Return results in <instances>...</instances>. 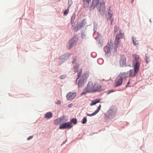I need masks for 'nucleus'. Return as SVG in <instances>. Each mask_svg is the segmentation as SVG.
Wrapping results in <instances>:
<instances>
[{"instance_id":"obj_16","label":"nucleus","mask_w":153,"mask_h":153,"mask_svg":"<svg viewBox=\"0 0 153 153\" xmlns=\"http://www.w3.org/2000/svg\"><path fill=\"white\" fill-rule=\"evenodd\" d=\"M132 39L133 45L135 46H137L139 44V42L137 40L136 38L132 36Z\"/></svg>"},{"instance_id":"obj_2","label":"nucleus","mask_w":153,"mask_h":153,"mask_svg":"<svg viewBox=\"0 0 153 153\" xmlns=\"http://www.w3.org/2000/svg\"><path fill=\"white\" fill-rule=\"evenodd\" d=\"M96 6L101 15H104L105 13L106 10L103 0H93L90 10L94 9Z\"/></svg>"},{"instance_id":"obj_24","label":"nucleus","mask_w":153,"mask_h":153,"mask_svg":"<svg viewBox=\"0 0 153 153\" xmlns=\"http://www.w3.org/2000/svg\"><path fill=\"white\" fill-rule=\"evenodd\" d=\"M72 1L71 0H68V5L69 6V7L71 4H72Z\"/></svg>"},{"instance_id":"obj_4","label":"nucleus","mask_w":153,"mask_h":153,"mask_svg":"<svg viewBox=\"0 0 153 153\" xmlns=\"http://www.w3.org/2000/svg\"><path fill=\"white\" fill-rule=\"evenodd\" d=\"M88 76V73H84L83 74L78 83L79 87H80L83 85L87 81Z\"/></svg>"},{"instance_id":"obj_6","label":"nucleus","mask_w":153,"mask_h":153,"mask_svg":"<svg viewBox=\"0 0 153 153\" xmlns=\"http://www.w3.org/2000/svg\"><path fill=\"white\" fill-rule=\"evenodd\" d=\"M113 15V13L112 11L110 8L108 10V13L105 15V17L107 20L110 21L111 25L112 24L114 20V18L112 17Z\"/></svg>"},{"instance_id":"obj_26","label":"nucleus","mask_w":153,"mask_h":153,"mask_svg":"<svg viewBox=\"0 0 153 153\" xmlns=\"http://www.w3.org/2000/svg\"><path fill=\"white\" fill-rule=\"evenodd\" d=\"M69 10L68 9H67L66 10L64 13V15H66L68 12Z\"/></svg>"},{"instance_id":"obj_23","label":"nucleus","mask_w":153,"mask_h":153,"mask_svg":"<svg viewBox=\"0 0 153 153\" xmlns=\"http://www.w3.org/2000/svg\"><path fill=\"white\" fill-rule=\"evenodd\" d=\"M87 122V118L86 117H84L82 119V124H85Z\"/></svg>"},{"instance_id":"obj_8","label":"nucleus","mask_w":153,"mask_h":153,"mask_svg":"<svg viewBox=\"0 0 153 153\" xmlns=\"http://www.w3.org/2000/svg\"><path fill=\"white\" fill-rule=\"evenodd\" d=\"M76 92L68 93L66 95V97L68 100H70L74 99L76 96Z\"/></svg>"},{"instance_id":"obj_29","label":"nucleus","mask_w":153,"mask_h":153,"mask_svg":"<svg viewBox=\"0 0 153 153\" xmlns=\"http://www.w3.org/2000/svg\"><path fill=\"white\" fill-rule=\"evenodd\" d=\"M66 55V54H65V55H62V58H64V59H67V58H66V57H65L66 56V55Z\"/></svg>"},{"instance_id":"obj_34","label":"nucleus","mask_w":153,"mask_h":153,"mask_svg":"<svg viewBox=\"0 0 153 153\" xmlns=\"http://www.w3.org/2000/svg\"><path fill=\"white\" fill-rule=\"evenodd\" d=\"M130 81H129L127 83V85H126V87H127V86L130 84Z\"/></svg>"},{"instance_id":"obj_31","label":"nucleus","mask_w":153,"mask_h":153,"mask_svg":"<svg viewBox=\"0 0 153 153\" xmlns=\"http://www.w3.org/2000/svg\"><path fill=\"white\" fill-rule=\"evenodd\" d=\"M65 77L66 76L65 75H64L63 76H60V78L61 79H63L65 78Z\"/></svg>"},{"instance_id":"obj_32","label":"nucleus","mask_w":153,"mask_h":153,"mask_svg":"<svg viewBox=\"0 0 153 153\" xmlns=\"http://www.w3.org/2000/svg\"><path fill=\"white\" fill-rule=\"evenodd\" d=\"M114 91L112 90H111L108 92V94H109L110 93H111L113 92Z\"/></svg>"},{"instance_id":"obj_19","label":"nucleus","mask_w":153,"mask_h":153,"mask_svg":"<svg viewBox=\"0 0 153 153\" xmlns=\"http://www.w3.org/2000/svg\"><path fill=\"white\" fill-rule=\"evenodd\" d=\"M52 116V114L51 112H48L45 115V117L47 119H49Z\"/></svg>"},{"instance_id":"obj_22","label":"nucleus","mask_w":153,"mask_h":153,"mask_svg":"<svg viewBox=\"0 0 153 153\" xmlns=\"http://www.w3.org/2000/svg\"><path fill=\"white\" fill-rule=\"evenodd\" d=\"M71 122L73 123L74 124H75L77 123V120L76 118H73L71 120Z\"/></svg>"},{"instance_id":"obj_35","label":"nucleus","mask_w":153,"mask_h":153,"mask_svg":"<svg viewBox=\"0 0 153 153\" xmlns=\"http://www.w3.org/2000/svg\"><path fill=\"white\" fill-rule=\"evenodd\" d=\"M72 104H70L68 105V107L69 108H71V105H72Z\"/></svg>"},{"instance_id":"obj_25","label":"nucleus","mask_w":153,"mask_h":153,"mask_svg":"<svg viewBox=\"0 0 153 153\" xmlns=\"http://www.w3.org/2000/svg\"><path fill=\"white\" fill-rule=\"evenodd\" d=\"M78 68V66H76V67L74 66V67L73 70H74V71H75V72H76L77 71Z\"/></svg>"},{"instance_id":"obj_36","label":"nucleus","mask_w":153,"mask_h":153,"mask_svg":"<svg viewBox=\"0 0 153 153\" xmlns=\"http://www.w3.org/2000/svg\"><path fill=\"white\" fill-rule=\"evenodd\" d=\"M134 0H131V3H133L134 2Z\"/></svg>"},{"instance_id":"obj_12","label":"nucleus","mask_w":153,"mask_h":153,"mask_svg":"<svg viewBox=\"0 0 153 153\" xmlns=\"http://www.w3.org/2000/svg\"><path fill=\"white\" fill-rule=\"evenodd\" d=\"M121 66H123L126 64V58L124 56H121L120 61Z\"/></svg>"},{"instance_id":"obj_20","label":"nucleus","mask_w":153,"mask_h":153,"mask_svg":"<svg viewBox=\"0 0 153 153\" xmlns=\"http://www.w3.org/2000/svg\"><path fill=\"white\" fill-rule=\"evenodd\" d=\"M60 120L58 119H56L54 121V124L56 125H58L60 123Z\"/></svg>"},{"instance_id":"obj_15","label":"nucleus","mask_w":153,"mask_h":153,"mask_svg":"<svg viewBox=\"0 0 153 153\" xmlns=\"http://www.w3.org/2000/svg\"><path fill=\"white\" fill-rule=\"evenodd\" d=\"M128 74V72H123L120 73L118 76L121 77V79H125L127 77Z\"/></svg>"},{"instance_id":"obj_18","label":"nucleus","mask_w":153,"mask_h":153,"mask_svg":"<svg viewBox=\"0 0 153 153\" xmlns=\"http://www.w3.org/2000/svg\"><path fill=\"white\" fill-rule=\"evenodd\" d=\"M100 100L101 99L99 98L95 99L92 101L91 102L90 104V105L91 106H92L95 105L96 104L99 102Z\"/></svg>"},{"instance_id":"obj_21","label":"nucleus","mask_w":153,"mask_h":153,"mask_svg":"<svg viewBox=\"0 0 153 153\" xmlns=\"http://www.w3.org/2000/svg\"><path fill=\"white\" fill-rule=\"evenodd\" d=\"M81 74H82V70H81L78 73L77 75V76H78V77L76 80V82H77L78 79L79 77H80Z\"/></svg>"},{"instance_id":"obj_9","label":"nucleus","mask_w":153,"mask_h":153,"mask_svg":"<svg viewBox=\"0 0 153 153\" xmlns=\"http://www.w3.org/2000/svg\"><path fill=\"white\" fill-rule=\"evenodd\" d=\"M77 41V39L75 37L73 38L69 42L68 45L67 46L68 49H70L73 46H74Z\"/></svg>"},{"instance_id":"obj_10","label":"nucleus","mask_w":153,"mask_h":153,"mask_svg":"<svg viewBox=\"0 0 153 153\" xmlns=\"http://www.w3.org/2000/svg\"><path fill=\"white\" fill-rule=\"evenodd\" d=\"M123 81V79L121 77L119 76L117 77L115 80V86H118L122 84Z\"/></svg>"},{"instance_id":"obj_5","label":"nucleus","mask_w":153,"mask_h":153,"mask_svg":"<svg viewBox=\"0 0 153 153\" xmlns=\"http://www.w3.org/2000/svg\"><path fill=\"white\" fill-rule=\"evenodd\" d=\"M124 36V34L120 33V32L119 34H117L116 35L114 42V51L117 50V48L118 47V46L119 43V40L120 39L123 38Z\"/></svg>"},{"instance_id":"obj_28","label":"nucleus","mask_w":153,"mask_h":153,"mask_svg":"<svg viewBox=\"0 0 153 153\" xmlns=\"http://www.w3.org/2000/svg\"><path fill=\"white\" fill-rule=\"evenodd\" d=\"M33 137V136H30V137H28L27 138V139L28 140H29L30 139L32 138Z\"/></svg>"},{"instance_id":"obj_27","label":"nucleus","mask_w":153,"mask_h":153,"mask_svg":"<svg viewBox=\"0 0 153 153\" xmlns=\"http://www.w3.org/2000/svg\"><path fill=\"white\" fill-rule=\"evenodd\" d=\"M75 18V16L74 15H73L71 17V21H74Z\"/></svg>"},{"instance_id":"obj_33","label":"nucleus","mask_w":153,"mask_h":153,"mask_svg":"<svg viewBox=\"0 0 153 153\" xmlns=\"http://www.w3.org/2000/svg\"><path fill=\"white\" fill-rule=\"evenodd\" d=\"M56 103L58 105H59L61 103L60 102V101L59 100Z\"/></svg>"},{"instance_id":"obj_1","label":"nucleus","mask_w":153,"mask_h":153,"mask_svg":"<svg viewBox=\"0 0 153 153\" xmlns=\"http://www.w3.org/2000/svg\"><path fill=\"white\" fill-rule=\"evenodd\" d=\"M101 86L97 82H93L92 81L89 82L87 85L86 87L83 90L81 95H83L89 93H94L100 90Z\"/></svg>"},{"instance_id":"obj_17","label":"nucleus","mask_w":153,"mask_h":153,"mask_svg":"<svg viewBox=\"0 0 153 153\" xmlns=\"http://www.w3.org/2000/svg\"><path fill=\"white\" fill-rule=\"evenodd\" d=\"M91 0H83V7L86 8L88 7L90 2Z\"/></svg>"},{"instance_id":"obj_14","label":"nucleus","mask_w":153,"mask_h":153,"mask_svg":"<svg viewBox=\"0 0 153 153\" xmlns=\"http://www.w3.org/2000/svg\"><path fill=\"white\" fill-rule=\"evenodd\" d=\"M101 108V105H100L99 106L97 109L95 111L94 113H93L92 114H87V115L88 116L91 117V116H93L96 115L97 113H98V112L100 110Z\"/></svg>"},{"instance_id":"obj_7","label":"nucleus","mask_w":153,"mask_h":153,"mask_svg":"<svg viewBox=\"0 0 153 153\" xmlns=\"http://www.w3.org/2000/svg\"><path fill=\"white\" fill-rule=\"evenodd\" d=\"M72 126H73L71 123L67 122L62 124L59 126V128L60 129H70Z\"/></svg>"},{"instance_id":"obj_13","label":"nucleus","mask_w":153,"mask_h":153,"mask_svg":"<svg viewBox=\"0 0 153 153\" xmlns=\"http://www.w3.org/2000/svg\"><path fill=\"white\" fill-rule=\"evenodd\" d=\"M114 48L113 49V51L114 52ZM112 49H113L111 48L110 45H108V46H105L104 48L105 51L106 53H110L111 52Z\"/></svg>"},{"instance_id":"obj_11","label":"nucleus","mask_w":153,"mask_h":153,"mask_svg":"<svg viewBox=\"0 0 153 153\" xmlns=\"http://www.w3.org/2000/svg\"><path fill=\"white\" fill-rule=\"evenodd\" d=\"M138 71L137 70H135L134 69V71L132 69H131L129 71V75L130 77H134L136 74L138 72Z\"/></svg>"},{"instance_id":"obj_30","label":"nucleus","mask_w":153,"mask_h":153,"mask_svg":"<svg viewBox=\"0 0 153 153\" xmlns=\"http://www.w3.org/2000/svg\"><path fill=\"white\" fill-rule=\"evenodd\" d=\"M76 57H75L74 61L73 62V63H74L75 61H76Z\"/></svg>"},{"instance_id":"obj_3","label":"nucleus","mask_w":153,"mask_h":153,"mask_svg":"<svg viewBox=\"0 0 153 153\" xmlns=\"http://www.w3.org/2000/svg\"><path fill=\"white\" fill-rule=\"evenodd\" d=\"M141 62V59L138 56H136L134 59L133 62V67L134 69L139 71Z\"/></svg>"}]
</instances>
